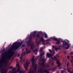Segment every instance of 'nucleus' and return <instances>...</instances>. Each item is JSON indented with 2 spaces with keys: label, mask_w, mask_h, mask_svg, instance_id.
Listing matches in <instances>:
<instances>
[{
  "label": "nucleus",
  "mask_w": 73,
  "mask_h": 73,
  "mask_svg": "<svg viewBox=\"0 0 73 73\" xmlns=\"http://www.w3.org/2000/svg\"><path fill=\"white\" fill-rule=\"evenodd\" d=\"M68 65H69V63H68H68L67 64V66H68Z\"/></svg>",
  "instance_id": "13"
},
{
  "label": "nucleus",
  "mask_w": 73,
  "mask_h": 73,
  "mask_svg": "<svg viewBox=\"0 0 73 73\" xmlns=\"http://www.w3.org/2000/svg\"><path fill=\"white\" fill-rule=\"evenodd\" d=\"M68 42H69V41L68 40L67 41Z\"/></svg>",
  "instance_id": "22"
},
{
  "label": "nucleus",
  "mask_w": 73,
  "mask_h": 73,
  "mask_svg": "<svg viewBox=\"0 0 73 73\" xmlns=\"http://www.w3.org/2000/svg\"><path fill=\"white\" fill-rule=\"evenodd\" d=\"M57 64H58V66H60V62H59V61L58 60L57 61Z\"/></svg>",
  "instance_id": "6"
},
{
  "label": "nucleus",
  "mask_w": 73,
  "mask_h": 73,
  "mask_svg": "<svg viewBox=\"0 0 73 73\" xmlns=\"http://www.w3.org/2000/svg\"><path fill=\"white\" fill-rule=\"evenodd\" d=\"M70 73H73V72H70Z\"/></svg>",
  "instance_id": "18"
},
{
  "label": "nucleus",
  "mask_w": 73,
  "mask_h": 73,
  "mask_svg": "<svg viewBox=\"0 0 73 73\" xmlns=\"http://www.w3.org/2000/svg\"><path fill=\"white\" fill-rule=\"evenodd\" d=\"M33 59H32V61H33Z\"/></svg>",
  "instance_id": "23"
},
{
  "label": "nucleus",
  "mask_w": 73,
  "mask_h": 73,
  "mask_svg": "<svg viewBox=\"0 0 73 73\" xmlns=\"http://www.w3.org/2000/svg\"><path fill=\"white\" fill-rule=\"evenodd\" d=\"M44 72H46V71Z\"/></svg>",
  "instance_id": "25"
},
{
  "label": "nucleus",
  "mask_w": 73,
  "mask_h": 73,
  "mask_svg": "<svg viewBox=\"0 0 73 73\" xmlns=\"http://www.w3.org/2000/svg\"><path fill=\"white\" fill-rule=\"evenodd\" d=\"M22 56H21L20 58V59H21V60H22Z\"/></svg>",
  "instance_id": "12"
},
{
  "label": "nucleus",
  "mask_w": 73,
  "mask_h": 73,
  "mask_svg": "<svg viewBox=\"0 0 73 73\" xmlns=\"http://www.w3.org/2000/svg\"><path fill=\"white\" fill-rule=\"evenodd\" d=\"M49 51L50 52H52V51L50 50V49H49Z\"/></svg>",
  "instance_id": "14"
},
{
  "label": "nucleus",
  "mask_w": 73,
  "mask_h": 73,
  "mask_svg": "<svg viewBox=\"0 0 73 73\" xmlns=\"http://www.w3.org/2000/svg\"><path fill=\"white\" fill-rule=\"evenodd\" d=\"M52 55H51V54H49V53H47L46 54V57H52Z\"/></svg>",
  "instance_id": "4"
},
{
  "label": "nucleus",
  "mask_w": 73,
  "mask_h": 73,
  "mask_svg": "<svg viewBox=\"0 0 73 73\" xmlns=\"http://www.w3.org/2000/svg\"><path fill=\"white\" fill-rule=\"evenodd\" d=\"M70 54H73V52H71L70 53Z\"/></svg>",
  "instance_id": "16"
},
{
  "label": "nucleus",
  "mask_w": 73,
  "mask_h": 73,
  "mask_svg": "<svg viewBox=\"0 0 73 73\" xmlns=\"http://www.w3.org/2000/svg\"><path fill=\"white\" fill-rule=\"evenodd\" d=\"M52 39H53V40H55V41H57V39L55 37L52 38Z\"/></svg>",
  "instance_id": "7"
},
{
  "label": "nucleus",
  "mask_w": 73,
  "mask_h": 73,
  "mask_svg": "<svg viewBox=\"0 0 73 73\" xmlns=\"http://www.w3.org/2000/svg\"><path fill=\"white\" fill-rule=\"evenodd\" d=\"M29 64V63H28V62H26L25 64H24V67L25 68V69H26L27 68V67H28V65Z\"/></svg>",
  "instance_id": "2"
},
{
  "label": "nucleus",
  "mask_w": 73,
  "mask_h": 73,
  "mask_svg": "<svg viewBox=\"0 0 73 73\" xmlns=\"http://www.w3.org/2000/svg\"><path fill=\"white\" fill-rule=\"evenodd\" d=\"M70 69L69 68H68L67 69V70L68 71V72H70V71H69V70H70Z\"/></svg>",
  "instance_id": "8"
},
{
  "label": "nucleus",
  "mask_w": 73,
  "mask_h": 73,
  "mask_svg": "<svg viewBox=\"0 0 73 73\" xmlns=\"http://www.w3.org/2000/svg\"><path fill=\"white\" fill-rule=\"evenodd\" d=\"M37 36H39V35H37Z\"/></svg>",
  "instance_id": "20"
},
{
  "label": "nucleus",
  "mask_w": 73,
  "mask_h": 73,
  "mask_svg": "<svg viewBox=\"0 0 73 73\" xmlns=\"http://www.w3.org/2000/svg\"><path fill=\"white\" fill-rule=\"evenodd\" d=\"M32 46H31V49H32Z\"/></svg>",
  "instance_id": "19"
},
{
  "label": "nucleus",
  "mask_w": 73,
  "mask_h": 73,
  "mask_svg": "<svg viewBox=\"0 0 73 73\" xmlns=\"http://www.w3.org/2000/svg\"><path fill=\"white\" fill-rule=\"evenodd\" d=\"M52 59H53V58H52Z\"/></svg>",
  "instance_id": "21"
},
{
  "label": "nucleus",
  "mask_w": 73,
  "mask_h": 73,
  "mask_svg": "<svg viewBox=\"0 0 73 73\" xmlns=\"http://www.w3.org/2000/svg\"><path fill=\"white\" fill-rule=\"evenodd\" d=\"M52 47L53 48H54L55 49V50H57V49H60V47H59V48H57L56 46H52Z\"/></svg>",
  "instance_id": "5"
},
{
  "label": "nucleus",
  "mask_w": 73,
  "mask_h": 73,
  "mask_svg": "<svg viewBox=\"0 0 73 73\" xmlns=\"http://www.w3.org/2000/svg\"><path fill=\"white\" fill-rule=\"evenodd\" d=\"M41 49H42V48H41Z\"/></svg>",
  "instance_id": "24"
},
{
  "label": "nucleus",
  "mask_w": 73,
  "mask_h": 73,
  "mask_svg": "<svg viewBox=\"0 0 73 73\" xmlns=\"http://www.w3.org/2000/svg\"><path fill=\"white\" fill-rule=\"evenodd\" d=\"M32 64H33V62H32Z\"/></svg>",
  "instance_id": "26"
},
{
  "label": "nucleus",
  "mask_w": 73,
  "mask_h": 73,
  "mask_svg": "<svg viewBox=\"0 0 73 73\" xmlns=\"http://www.w3.org/2000/svg\"><path fill=\"white\" fill-rule=\"evenodd\" d=\"M63 44H64V45H67L68 46V47L66 48V49H68V48H69V44H68L66 43V42L65 41H64L63 42Z\"/></svg>",
  "instance_id": "3"
},
{
  "label": "nucleus",
  "mask_w": 73,
  "mask_h": 73,
  "mask_svg": "<svg viewBox=\"0 0 73 73\" xmlns=\"http://www.w3.org/2000/svg\"><path fill=\"white\" fill-rule=\"evenodd\" d=\"M67 58H69V56H67Z\"/></svg>",
  "instance_id": "15"
},
{
  "label": "nucleus",
  "mask_w": 73,
  "mask_h": 73,
  "mask_svg": "<svg viewBox=\"0 0 73 73\" xmlns=\"http://www.w3.org/2000/svg\"><path fill=\"white\" fill-rule=\"evenodd\" d=\"M54 59H55V60H57V58L56 57H54Z\"/></svg>",
  "instance_id": "11"
},
{
  "label": "nucleus",
  "mask_w": 73,
  "mask_h": 73,
  "mask_svg": "<svg viewBox=\"0 0 73 73\" xmlns=\"http://www.w3.org/2000/svg\"><path fill=\"white\" fill-rule=\"evenodd\" d=\"M63 70H66V69L65 68H63Z\"/></svg>",
  "instance_id": "17"
},
{
  "label": "nucleus",
  "mask_w": 73,
  "mask_h": 73,
  "mask_svg": "<svg viewBox=\"0 0 73 73\" xmlns=\"http://www.w3.org/2000/svg\"><path fill=\"white\" fill-rule=\"evenodd\" d=\"M45 38H46L48 37V36H47V35L46 34H45L44 35Z\"/></svg>",
  "instance_id": "10"
},
{
  "label": "nucleus",
  "mask_w": 73,
  "mask_h": 73,
  "mask_svg": "<svg viewBox=\"0 0 73 73\" xmlns=\"http://www.w3.org/2000/svg\"><path fill=\"white\" fill-rule=\"evenodd\" d=\"M16 66L17 67H18L19 68V69H17V71H15V69L16 68H14L13 69V72L12 73L11 71H10L9 72V73H16V72H18L19 73H23L22 71H21L20 70V67L19 66V64H16Z\"/></svg>",
  "instance_id": "1"
},
{
  "label": "nucleus",
  "mask_w": 73,
  "mask_h": 73,
  "mask_svg": "<svg viewBox=\"0 0 73 73\" xmlns=\"http://www.w3.org/2000/svg\"><path fill=\"white\" fill-rule=\"evenodd\" d=\"M59 43H60V41L58 40V42L56 43V44H59Z\"/></svg>",
  "instance_id": "9"
}]
</instances>
